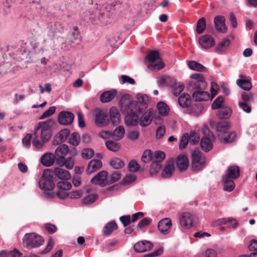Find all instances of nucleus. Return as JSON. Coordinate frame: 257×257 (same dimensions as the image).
<instances>
[{
  "label": "nucleus",
  "instance_id": "44",
  "mask_svg": "<svg viewBox=\"0 0 257 257\" xmlns=\"http://www.w3.org/2000/svg\"><path fill=\"white\" fill-rule=\"evenodd\" d=\"M69 134L70 131L68 129H63L61 130L56 137L57 139H58V143L64 142L69 136Z\"/></svg>",
  "mask_w": 257,
  "mask_h": 257
},
{
  "label": "nucleus",
  "instance_id": "29",
  "mask_svg": "<svg viewBox=\"0 0 257 257\" xmlns=\"http://www.w3.org/2000/svg\"><path fill=\"white\" fill-rule=\"evenodd\" d=\"M175 170L174 165L173 162L168 163L164 167L162 173L163 178H170L174 173Z\"/></svg>",
  "mask_w": 257,
  "mask_h": 257
},
{
  "label": "nucleus",
  "instance_id": "19",
  "mask_svg": "<svg viewBox=\"0 0 257 257\" xmlns=\"http://www.w3.org/2000/svg\"><path fill=\"white\" fill-rule=\"evenodd\" d=\"M239 77L240 78L236 80L237 85L245 91L249 90L252 87L250 80L241 75Z\"/></svg>",
  "mask_w": 257,
  "mask_h": 257
},
{
  "label": "nucleus",
  "instance_id": "2",
  "mask_svg": "<svg viewBox=\"0 0 257 257\" xmlns=\"http://www.w3.org/2000/svg\"><path fill=\"white\" fill-rule=\"evenodd\" d=\"M138 101L133 102L129 95H123L120 99L121 110L122 111L128 113L137 111L141 112L146 110L148 106V97L146 94H138Z\"/></svg>",
  "mask_w": 257,
  "mask_h": 257
},
{
  "label": "nucleus",
  "instance_id": "35",
  "mask_svg": "<svg viewBox=\"0 0 257 257\" xmlns=\"http://www.w3.org/2000/svg\"><path fill=\"white\" fill-rule=\"evenodd\" d=\"M111 132V138L115 140H120L124 135L125 130L123 126L120 125Z\"/></svg>",
  "mask_w": 257,
  "mask_h": 257
},
{
  "label": "nucleus",
  "instance_id": "38",
  "mask_svg": "<svg viewBox=\"0 0 257 257\" xmlns=\"http://www.w3.org/2000/svg\"><path fill=\"white\" fill-rule=\"evenodd\" d=\"M188 66L190 69L194 71L204 72L206 70L204 66L195 61H189L188 63Z\"/></svg>",
  "mask_w": 257,
  "mask_h": 257
},
{
  "label": "nucleus",
  "instance_id": "27",
  "mask_svg": "<svg viewBox=\"0 0 257 257\" xmlns=\"http://www.w3.org/2000/svg\"><path fill=\"white\" fill-rule=\"evenodd\" d=\"M117 229V225L116 222L114 220L111 221L105 225L102 234L105 236H109Z\"/></svg>",
  "mask_w": 257,
  "mask_h": 257
},
{
  "label": "nucleus",
  "instance_id": "59",
  "mask_svg": "<svg viewBox=\"0 0 257 257\" xmlns=\"http://www.w3.org/2000/svg\"><path fill=\"white\" fill-rule=\"evenodd\" d=\"M98 198V196L95 194H90L85 197L82 200L83 203L89 204L93 203Z\"/></svg>",
  "mask_w": 257,
  "mask_h": 257
},
{
  "label": "nucleus",
  "instance_id": "34",
  "mask_svg": "<svg viewBox=\"0 0 257 257\" xmlns=\"http://www.w3.org/2000/svg\"><path fill=\"white\" fill-rule=\"evenodd\" d=\"M230 128V125L228 122L225 121H219L216 125V130L218 132V135L226 134Z\"/></svg>",
  "mask_w": 257,
  "mask_h": 257
},
{
  "label": "nucleus",
  "instance_id": "9",
  "mask_svg": "<svg viewBox=\"0 0 257 257\" xmlns=\"http://www.w3.org/2000/svg\"><path fill=\"white\" fill-rule=\"evenodd\" d=\"M70 153V150L67 145L62 144L58 147L54 152L56 164H62L65 156Z\"/></svg>",
  "mask_w": 257,
  "mask_h": 257
},
{
  "label": "nucleus",
  "instance_id": "60",
  "mask_svg": "<svg viewBox=\"0 0 257 257\" xmlns=\"http://www.w3.org/2000/svg\"><path fill=\"white\" fill-rule=\"evenodd\" d=\"M56 110V107L55 106H51L49 108V109L47 110H46L42 115L40 116V119H43L46 117H48L51 115H52L53 114H54Z\"/></svg>",
  "mask_w": 257,
  "mask_h": 257
},
{
  "label": "nucleus",
  "instance_id": "24",
  "mask_svg": "<svg viewBox=\"0 0 257 257\" xmlns=\"http://www.w3.org/2000/svg\"><path fill=\"white\" fill-rule=\"evenodd\" d=\"M102 162L99 160H91L87 166L86 172L88 174H91L102 167Z\"/></svg>",
  "mask_w": 257,
  "mask_h": 257
},
{
  "label": "nucleus",
  "instance_id": "51",
  "mask_svg": "<svg viewBox=\"0 0 257 257\" xmlns=\"http://www.w3.org/2000/svg\"><path fill=\"white\" fill-rule=\"evenodd\" d=\"M121 174L119 171H114L112 174L108 178L109 184H112L118 180L121 177Z\"/></svg>",
  "mask_w": 257,
  "mask_h": 257
},
{
  "label": "nucleus",
  "instance_id": "17",
  "mask_svg": "<svg viewBox=\"0 0 257 257\" xmlns=\"http://www.w3.org/2000/svg\"><path fill=\"white\" fill-rule=\"evenodd\" d=\"M176 164L180 171L186 170L189 166V160L184 155H179L176 160Z\"/></svg>",
  "mask_w": 257,
  "mask_h": 257
},
{
  "label": "nucleus",
  "instance_id": "56",
  "mask_svg": "<svg viewBox=\"0 0 257 257\" xmlns=\"http://www.w3.org/2000/svg\"><path fill=\"white\" fill-rule=\"evenodd\" d=\"M141 160L144 162H153V153L150 150H146L143 154Z\"/></svg>",
  "mask_w": 257,
  "mask_h": 257
},
{
  "label": "nucleus",
  "instance_id": "57",
  "mask_svg": "<svg viewBox=\"0 0 257 257\" xmlns=\"http://www.w3.org/2000/svg\"><path fill=\"white\" fill-rule=\"evenodd\" d=\"M57 186L61 190H69L72 187L71 184L67 181H59L57 183Z\"/></svg>",
  "mask_w": 257,
  "mask_h": 257
},
{
  "label": "nucleus",
  "instance_id": "54",
  "mask_svg": "<svg viewBox=\"0 0 257 257\" xmlns=\"http://www.w3.org/2000/svg\"><path fill=\"white\" fill-rule=\"evenodd\" d=\"M81 155L83 158L90 159L94 156V152L92 149H84L82 150Z\"/></svg>",
  "mask_w": 257,
  "mask_h": 257
},
{
  "label": "nucleus",
  "instance_id": "30",
  "mask_svg": "<svg viewBox=\"0 0 257 257\" xmlns=\"http://www.w3.org/2000/svg\"><path fill=\"white\" fill-rule=\"evenodd\" d=\"M239 169L235 166L228 167L227 169V173L224 177L232 179L237 178L239 176Z\"/></svg>",
  "mask_w": 257,
  "mask_h": 257
},
{
  "label": "nucleus",
  "instance_id": "1",
  "mask_svg": "<svg viewBox=\"0 0 257 257\" xmlns=\"http://www.w3.org/2000/svg\"><path fill=\"white\" fill-rule=\"evenodd\" d=\"M54 121L49 119L47 121H40L35 129L32 136V145L37 149H41L51 137V127Z\"/></svg>",
  "mask_w": 257,
  "mask_h": 257
},
{
  "label": "nucleus",
  "instance_id": "53",
  "mask_svg": "<svg viewBox=\"0 0 257 257\" xmlns=\"http://www.w3.org/2000/svg\"><path fill=\"white\" fill-rule=\"evenodd\" d=\"M136 176L134 174H127L123 179L121 184L123 185H127L135 181Z\"/></svg>",
  "mask_w": 257,
  "mask_h": 257
},
{
  "label": "nucleus",
  "instance_id": "40",
  "mask_svg": "<svg viewBox=\"0 0 257 257\" xmlns=\"http://www.w3.org/2000/svg\"><path fill=\"white\" fill-rule=\"evenodd\" d=\"M80 138L79 134L76 132L71 134L68 137V143L73 146H77L80 143Z\"/></svg>",
  "mask_w": 257,
  "mask_h": 257
},
{
  "label": "nucleus",
  "instance_id": "36",
  "mask_svg": "<svg viewBox=\"0 0 257 257\" xmlns=\"http://www.w3.org/2000/svg\"><path fill=\"white\" fill-rule=\"evenodd\" d=\"M200 146L202 150L206 152L209 151L212 148V144L210 139L206 137H204L201 139Z\"/></svg>",
  "mask_w": 257,
  "mask_h": 257
},
{
  "label": "nucleus",
  "instance_id": "50",
  "mask_svg": "<svg viewBox=\"0 0 257 257\" xmlns=\"http://www.w3.org/2000/svg\"><path fill=\"white\" fill-rule=\"evenodd\" d=\"M106 147L110 151L116 152L119 150V146L117 142L108 141L105 143Z\"/></svg>",
  "mask_w": 257,
  "mask_h": 257
},
{
  "label": "nucleus",
  "instance_id": "31",
  "mask_svg": "<svg viewBox=\"0 0 257 257\" xmlns=\"http://www.w3.org/2000/svg\"><path fill=\"white\" fill-rule=\"evenodd\" d=\"M218 138L221 142L224 144L231 143L233 142L236 138V134L234 132H230L226 135V134L218 135Z\"/></svg>",
  "mask_w": 257,
  "mask_h": 257
},
{
  "label": "nucleus",
  "instance_id": "37",
  "mask_svg": "<svg viewBox=\"0 0 257 257\" xmlns=\"http://www.w3.org/2000/svg\"><path fill=\"white\" fill-rule=\"evenodd\" d=\"M109 165L112 168L118 170L124 166V163L121 159L114 158L110 161Z\"/></svg>",
  "mask_w": 257,
  "mask_h": 257
},
{
  "label": "nucleus",
  "instance_id": "39",
  "mask_svg": "<svg viewBox=\"0 0 257 257\" xmlns=\"http://www.w3.org/2000/svg\"><path fill=\"white\" fill-rule=\"evenodd\" d=\"M232 113L231 109L228 107H222L218 112V115L221 119H226L230 117Z\"/></svg>",
  "mask_w": 257,
  "mask_h": 257
},
{
  "label": "nucleus",
  "instance_id": "3",
  "mask_svg": "<svg viewBox=\"0 0 257 257\" xmlns=\"http://www.w3.org/2000/svg\"><path fill=\"white\" fill-rule=\"evenodd\" d=\"M192 80L188 83V89L191 92L204 90L207 86V83L203 75L200 73H194L190 77Z\"/></svg>",
  "mask_w": 257,
  "mask_h": 257
},
{
  "label": "nucleus",
  "instance_id": "47",
  "mask_svg": "<svg viewBox=\"0 0 257 257\" xmlns=\"http://www.w3.org/2000/svg\"><path fill=\"white\" fill-rule=\"evenodd\" d=\"M157 108L159 113L162 115H167L169 111L168 105L162 101H160L157 104Z\"/></svg>",
  "mask_w": 257,
  "mask_h": 257
},
{
  "label": "nucleus",
  "instance_id": "12",
  "mask_svg": "<svg viewBox=\"0 0 257 257\" xmlns=\"http://www.w3.org/2000/svg\"><path fill=\"white\" fill-rule=\"evenodd\" d=\"M74 114L69 111H61L58 115V119L59 122L64 125H70L73 121Z\"/></svg>",
  "mask_w": 257,
  "mask_h": 257
},
{
  "label": "nucleus",
  "instance_id": "32",
  "mask_svg": "<svg viewBox=\"0 0 257 257\" xmlns=\"http://www.w3.org/2000/svg\"><path fill=\"white\" fill-rule=\"evenodd\" d=\"M178 103L182 107H188L191 103L190 96L187 93H183L178 99Z\"/></svg>",
  "mask_w": 257,
  "mask_h": 257
},
{
  "label": "nucleus",
  "instance_id": "63",
  "mask_svg": "<svg viewBox=\"0 0 257 257\" xmlns=\"http://www.w3.org/2000/svg\"><path fill=\"white\" fill-rule=\"evenodd\" d=\"M241 98L244 101H254L253 94L251 92H242Z\"/></svg>",
  "mask_w": 257,
  "mask_h": 257
},
{
  "label": "nucleus",
  "instance_id": "43",
  "mask_svg": "<svg viewBox=\"0 0 257 257\" xmlns=\"http://www.w3.org/2000/svg\"><path fill=\"white\" fill-rule=\"evenodd\" d=\"M230 179L225 177H223L222 179L224 183V189L228 192L232 191L235 187V184L233 181Z\"/></svg>",
  "mask_w": 257,
  "mask_h": 257
},
{
  "label": "nucleus",
  "instance_id": "7",
  "mask_svg": "<svg viewBox=\"0 0 257 257\" xmlns=\"http://www.w3.org/2000/svg\"><path fill=\"white\" fill-rule=\"evenodd\" d=\"M39 187L45 191L51 190L55 187L52 177L48 170H45L39 181Z\"/></svg>",
  "mask_w": 257,
  "mask_h": 257
},
{
  "label": "nucleus",
  "instance_id": "33",
  "mask_svg": "<svg viewBox=\"0 0 257 257\" xmlns=\"http://www.w3.org/2000/svg\"><path fill=\"white\" fill-rule=\"evenodd\" d=\"M158 84L159 86L169 85L173 86L175 84V81L168 76L160 77L157 80Z\"/></svg>",
  "mask_w": 257,
  "mask_h": 257
},
{
  "label": "nucleus",
  "instance_id": "22",
  "mask_svg": "<svg viewBox=\"0 0 257 257\" xmlns=\"http://www.w3.org/2000/svg\"><path fill=\"white\" fill-rule=\"evenodd\" d=\"M109 115L111 121L114 125H117L120 123V114L116 107H112L110 109Z\"/></svg>",
  "mask_w": 257,
  "mask_h": 257
},
{
  "label": "nucleus",
  "instance_id": "5",
  "mask_svg": "<svg viewBox=\"0 0 257 257\" xmlns=\"http://www.w3.org/2000/svg\"><path fill=\"white\" fill-rule=\"evenodd\" d=\"M160 59L159 53L157 51H150L146 56L148 67L152 70H159L164 67V64L162 61L154 62Z\"/></svg>",
  "mask_w": 257,
  "mask_h": 257
},
{
  "label": "nucleus",
  "instance_id": "45",
  "mask_svg": "<svg viewBox=\"0 0 257 257\" xmlns=\"http://www.w3.org/2000/svg\"><path fill=\"white\" fill-rule=\"evenodd\" d=\"M230 44V41L227 39L222 40L216 47V51L223 52L226 50Z\"/></svg>",
  "mask_w": 257,
  "mask_h": 257
},
{
  "label": "nucleus",
  "instance_id": "25",
  "mask_svg": "<svg viewBox=\"0 0 257 257\" xmlns=\"http://www.w3.org/2000/svg\"><path fill=\"white\" fill-rule=\"evenodd\" d=\"M116 95V91L112 89L103 92L100 97V101L103 103H106L112 100Z\"/></svg>",
  "mask_w": 257,
  "mask_h": 257
},
{
  "label": "nucleus",
  "instance_id": "8",
  "mask_svg": "<svg viewBox=\"0 0 257 257\" xmlns=\"http://www.w3.org/2000/svg\"><path fill=\"white\" fill-rule=\"evenodd\" d=\"M95 122L97 126H104L108 121L107 112L99 108H95L92 112Z\"/></svg>",
  "mask_w": 257,
  "mask_h": 257
},
{
  "label": "nucleus",
  "instance_id": "14",
  "mask_svg": "<svg viewBox=\"0 0 257 257\" xmlns=\"http://www.w3.org/2000/svg\"><path fill=\"white\" fill-rule=\"evenodd\" d=\"M198 41L201 46L204 49H208L213 46L215 44L213 38L209 35H205L201 36Z\"/></svg>",
  "mask_w": 257,
  "mask_h": 257
},
{
  "label": "nucleus",
  "instance_id": "10",
  "mask_svg": "<svg viewBox=\"0 0 257 257\" xmlns=\"http://www.w3.org/2000/svg\"><path fill=\"white\" fill-rule=\"evenodd\" d=\"M91 182L93 184L99 185L101 187L109 185L107 172L105 171L100 172L91 179Z\"/></svg>",
  "mask_w": 257,
  "mask_h": 257
},
{
  "label": "nucleus",
  "instance_id": "28",
  "mask_svg": "<svg viewBox=\"0 0 257 257\" xmlns=\"http://www.w3.org/2000/svg\"><path fill=\"white\" fill-rule=\"evenodd\" d=\"M218 225H226L228 227L235 228L238 225L237 221L231 217L222 218L217 221Z\"/></svg>",
  "mask_w": 257,
  "mask_h": 257
},
{
  "label": "nucleus",
  "instance_id": "49",
  "mask_svg": "<svg viewBox=\"0 0 257 257\" xmlns=\"http://www.w3.org/2000/svg\"><path fill=\"white\" fill-rule=\"evenodd\" d=\"M206 27L205 19L204 18L200 19L197 23L196 32L199 34H202Z\"/></svg>",
  "mask_w": 257,
  "mask_h": 257
},
{
  "label": "nucleus",
  "instance_id": "26",
  "mask_svg": "<svg viewBox=\"0 0 257 257\" xmlns=\"http://www.w3.org/2000/svg\"><path fill=\"white\" fill-rule=\"evenodd\" d=\"M125 123L128 126H135L139 123V116L134 112L128 113L125 117Z\"/></svg>",
  "mask_w": 257,
  "mask_h": 257
},
{
  "label": "nucleus",
  "instance_id": "4",
  "mask_svg": "<svg viewBox=\"0 0 257 257\" xmlns=\"http://www.w3.org/2000/svg\"><path fill=\"white\" fill-rule=\"evenodd\" d=\"M23 240L24 246L28 248L38 247L44 242L42 237L35 233L26 234Z\"/></svg>",
  "mask_w": 257,
  "mask_h": 257
},
{
  "label": "nucleus",
  "instance_id": "58",
  "mask_svg": "<svg viewBox=\"0 0 257 257\" xmlns=\"http://www.w3.org/2000/svg\"><path fill=\"white\" fill-rule=\"evenodd\" d=\"M189 137L187 134H184L182 136L180 141L179 149L181 150L186 148L188 144Z\"/></svg>",
  "mask_w": 257,
  "mask_h": 257
},
{
  "label": "nucleus",
  "instance_id": "23",
  "mask_svg": "<svg viewBox=\"0 0 257 257\" xmlns=\"http://www.w3.org/2000/svg\"><path fill=\"white\" fill-rule=\"evenodd\" d=\"M153 111L149 110L144 113L139 119V123L141 126H147L149 125L152 121Z\"/></svg>",
  "mask_w": 257,
  "mask_h": 257
},
{
  "label": "nucleus",
  "instance_id": "42",
  "mask_svg": "<svg viewBox=\"0 0 257 257\" xmlns=\"http://www.w3.org/2000/svg\"><path fill=\"white\" fill-rule=\"evenodd\" d=\"M81 41L80 36L76 27L73 28V31L71 34L70 42L72 44H78Z\"/></svg>",
  "mask_w": 257,
  "mask_h": 257
},
{
  "label": "nucleus",
  "instance_id": "21",
  "mask_svg": "<svg viewBox=\"0 0 257 257\" xmlns=\"http://www.w3.org/2000/svg\"><path fill=\"white\" fill-rule=\"evenodd\" d=\"M55 161L54 154L47 153L41 158V162L45 166L50 167L52 166Z\"/></svg>",
  "mask_w": 257,
  "mask_h": 257
},
{
  "label": "nucleus",
  "instance_id": "11",
  "mask_svg": "<svg viewBox=\"0 0 257 257\" xmlns=\"http://www.w3.org/2000/svg\"><path fill=\"white\" fill-rule=\"evenodd\" d=\"M195 216L189 212H184L180 214L179 222L181 226L189 228L193 226Z\"/></svg>",
  "mask_w": 257,
  "mask_h": 257
},
{
  "label": "nucleus",
  "instance_id": "41",
  "mask_svg": "<svg viewBox=\"0 0 257 257\" xmlns=\"http://www.w3.org/2000/svg\"><path fill=\"white\" fill-rule=\"evenodd\" d=\"M22 253L16 249L13 251L3 250L0 252V257H21Z\"/></svg>",
  "mask_w": 257,
  "mask_h": 257
},
{
  "label": "nucleus",
  "instance_id": "15",
  "mask_svg": "<svg viewBox=\"0 0 257 257\" xmlns=\"http://www.w3.org/2000/svg\"><path fill=\"white\" fill-rule=\"evenodd\" d=\"M153 246V245L151 242L144 240L136 243L134 246V248L137 252H142L150 250Z\"/></svg>",
  "mask_w": 257,
  "mask_h": 257
},
{
  "label": "nucleus",
  "instance_id": "64",
  "mask_svg": "<svg viewBox=\"0 0 257 257\" xmlns=\"http://www.w3.org/2000/svg\"><path fill=\"white\" fill-rule=\"evenodd\" d=\"M128 168L131 171L137 172L140 168V165L136 161L132 160L128 164Z\"/></svg>",
  "mask_w": 257,
  "mask_h": 257
},
{
  "label": "nucleus",
  "instance_id": "52",
  "mask_svg": "<svg viewBox=\"0 0 257 257\" xmlns=\"http://www.w3.org/2000/svg\"><path fill=\"white\" fill-rule=\"evenodd\" d=\"M224 98L222 96H219L217 97L213 102L211 105V107L213 109H216L221 108L222 104L224 102Z\"/></svg>",
  "mask_w": 257,
  "mask_h": 257
},
{
  "label": "nucleus",
  "instance_id": "62",
  "mask_svg": "<svg viewBox=\"0 0 257 257\" xmlns=\"http://www.w3.org/2000/svg\"><path fill=\"white\" fill-rule=\"evenodd\" d=\"M166 132L165 126L163 125L158 127L156 130V137L158 139H161L164 136Z\"/></svg>",
  "mask_w": 257,
  "mask_h": 257
},
{
  "label": "nucleus",
  "instance_id": "13",
  "mask_svg": "<svg viewBox=\"0 0 257 257\" xmlns=\"http://www.w3.org/2000/svg\"><path fill=\"white\" fill-rule=\"evenodd\" d=\"M172 225L171 219L170 218H165L159 221L158 227L162 233L166 234L169 233Z\"/></svg>",
  "mask_w": 257,
  "mask_h": 257
},
{
  "label": "nucleus",
  "instance_id": "55",
  "mask_svg": "<svg viewBox=\"0 0 257 257\" xmlns=\"http://www.w3.org/2000/svg\"><path fill=\"white\" fill-rule=\"evenodd\" d=\"M161 165L157 162H152L151 164L150 174L151 175H156L160 170Z\"/></svg>",
  "mask_w": 257,
  "mask_h": 257
},
{
  "label": "nucleus",
  "instance_id": "6",
  "mask_svg": "<svg viewBox=\"0 0 257 257\" xmlns=\"http://www.w3.org/2000/svg\"><path fill=\"white\" fill-rule=\"evenodd\" d=\"M205 157L198 150H194L192 152V169L194 171H199L203 169L205 165Z\"/></svg>",
  "mask_w": 257,
  "mask_h": 257
},
{
  "label": "nucleus",
  "instance_id": "18",
  "mask_svg": "<svg viewBox=\"0 0 257 257\" xmlns=\"http://www.w3.org/2000/svg\"><path fill=\"white\" fill-rule=\"evenodd\" d=\"M225 19L224 17L218 16L215 17L214 23L216 30L224 33L227 31V27L225 25Z\"/></svg>",
  "mask_w": 257,
  "mask_h": 257
},
{
  "label": "nucleus",
  "instance_id": "61",
  "mask_svg": "<svg viewBox=\"0 0 257 257\" xmlns=\"http://www.w3.org/2000/svg\"><path fill=\"white\" fill-rule=\"evenodd\" d=\"M152 221V219L149 217H145L142 219L138 224V227L139 228H142L147 225L150 224Z\"/></svg>",
  "mask_w": 257,
  "mask_h": 257
},
{
  "label": "nucleus",
  "instance_id": "48",
  "mask_svg": "<svg viewBox=\"0 0 257 257\" xmlns=\"http://www.w3.org/2000/svg\"><path fill=\"white\" fill-rule=\"evenodd\" d=\"M165 154L163 152L158 151L153 154V162H157L160 164L165 158Z\"/></svg>",
  "mask_w": 257,
  "mask_h": 257
},
{
  "label": "nucleus",
  "instance_id": "20",
  "mask_svg": "<svg viewBox=\"0 0 257 257\" xmlns=\"http://www.w3.org/2000/svg\"><path fill=\"white\" fill-rule=\"evenodd\" d=\"M54 175L59 179L64 181L68 180L71 178L70 174L68 171L60 167L54 169Z\"/></svg>",
  "mask_w": 257,
  "mask_h": 257
},
{
  "label": "nucleus",
  "instance_id": "46",
  "mask_svg": "<svg viewBox=\"0 0 257 257\" xmlns=\"http://www.w3.org/2000/svg\"><path fill=\"white\" fill-rule=\"evenodd\" d=\"M62 164L57 163L60 167L65 166L68 169H72L74 165V159L72 157H68L67 159L64 158Z\"/></svg>",
  "mask_w": 257,
  "mask_h": 257
},
{
  "label": "nucleus",
  "instance_id": "16",
  "mask_svg": "<svg viewBox=\"0 0 257 257\" xmlns=\"http://www.w3.org/2000/svg\"><path fill=\"white\" fill-rule=\"evenodd\" d=\"M192 98L196 101H207L210 100V95L207 91L199 90L192 92Z\"/></svg>",
  "mask_w": 257,
  "mask_h": 257
}]
</instances>
